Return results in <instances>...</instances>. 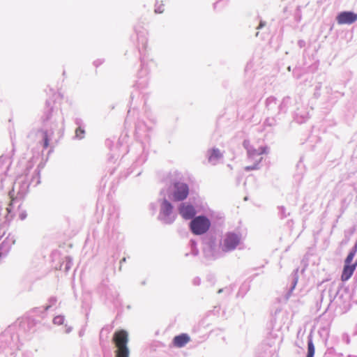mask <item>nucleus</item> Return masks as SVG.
I'll list each match as a JSON object with an SVG mask.
<instances>
[{
	"label": "nucleus",
	"mask_w": 357,
	"mask_h": 357,
	"mask_svg": "<svg viewBox=\"0 0 357 357\" xmlns=\"http://www.w3.org/2000/svg\"><path fill=\"white\" fill-rule=\"evenodd\" d=\"M113 342L116 347V357H128L129 349L127 346L128 333L125 330L116 331L113 335Z\"/></svg>",
	"instance_id": "nucleus-1"
},
{
	"label": "nucleus",
	"mask_w": 357,
	"mask_h": 357,
	"mask_svg": "<svg viewBox=\"0 0 357 357\" xmlns=\"http://www.w3.org/2000/svg\"><path fill=\"white\" fill-rule=\"evenodd\" d=\"M356 250H353L349 252L344 262V267L341 275V280L343 282L347 281L352 276L357 266V260L354 262L353 259L356 255Z\"/></svg>",
	"instance_id": "nucleus-2"
},
{
	"label": "nucleus",
	"mask_w": 357,
	"mask_h": 357,
	"mask_svg": "<svg viewBox=\"0 0 357 357\" xmlns=\"http://www.w3.org/2000/svg\"><path fill=\"white\" fill-rule=\"evenodd\" d=\"M211 226L209 220L205 216H197L190 222L192 232L196 235L206 233Z\"/></svg>",
	"instance_id": "nucleus-3"
},
{
	"label": "nucleus",
	"mask_w": 357,
	"mask_h": 357,
	"mask_svg": "<svg viewBox=\"0 0 357 357\" xmlns=\"http://www.w3.org/2000/svg\"><path fill=\"white\" fill-rule=\"evenodd\" d=\"M188 194L189 188L187 184L180 182L174 183V190L172 193V199L174 202H180L185 199Z\"/></svg>",
	"instance_id": "nucleus-4"
},
{
	"label": "nucleus",
	"mask_w": 357,
	"mask_h": 357,
	"mask_svg": "<svg viewBox=\"0 0 357 357\" xmlns=\"http://www.w3.org/2000/svg\"><path fill=\"white\" fill-rule=\"evenodd\" d=\"M240 243L239 236L233 233H229L224 239V251H229L234 250Z\"/></svg>",
	"instance_id": "nucleus-5"
},
{
	"label": "nucleus",
	"mask_w": 357,
	"mask_h": 357,
	"mask_svg": "<svg viewBox=\"0 0 357 357\" xmlns=\"http://www.w3.org/2000/svg\"><path fill=\"white\" fill-rule=\"evenodd\" d=\"M336 19L339 24H351L357 20V14L352 12L344 11L340 13L337 16Z\"/></svg>",
	"instance_id": "nucleus-6"
},
{
	"label": "nucleus",
	"mask_w": 357,
	"mask_h": 357,
	"mask_svg": "<svg viewBox=\"0 0 357 357\" xmlns=\"http://www.w3.org/2000/svg\"><path fill=\"white\" fill-rule=\"evenodd\" d=\"M178 211L181 215L185 220L192 218L196 213L195 208L192 205L187 204H181Z\"/></svg>",
	"instance_id": "nucleus-7"
},
{
	"label": "nucleus",
	"mask_w": 357,
	"mask_h": 357,
	"mask_svg": "<svg viewBox=\"0 0 357 357\" xmlns=\"http://www.w3.org/2000/svg\"><path fill=\"white\" fill-rule=\"evenodd\" d=\"M190 337L187 333H181L175 336L172 342L173 347L176 348H181L185 347L190 341Z\"/></svg>",
	"instance_id": "nucleus-8"
},
{
	"label": "nucleus",
	"mask_w": 357,
	"mask_h": 357,
	"mask_svg": "<svg viewBox=\"0 0 357 357\" xmlns=\"http://www.w3.org/2000/svg\"><path fill=\"white\" fill-rule=\"evenodd\" d=\"M243 145L248 149V153L250 156L255 155H260L264 153V149L263 148H260L258 150L252 149L251 147H250L249 142L248 141H245Z\"/></svg>",
	"instance_id": "nucleus-9"
},
{
	"label": "nucleus",
	"mask_w": 357,
	"mask_h": 357,
	"mask_svg": "<svg viewBox=\"0 0 357 357\" xmlns=\"http://www.w3.org/2000/svg\"><path fill=\"white\" fill-rule=\"evenodd\" d=\"M222 157V153L218 149H213L211 150V155L208 158L210 161L220 159Z\"/></svg>",
	"instance_id": "nucleus-10"
},
{
	"label": "nucleus",
	"mask_w": 357,
	"mask_h": 357,
	"mask_svg": "<svg viewBox=\"0 0 357 357\" xmlns=\"http://www.w3.org/2000/svg\"><path fill=\"white\" fill-rule=\"evenodd\" d=\"M162 206H163L165 213L167 215H169L172 212L173 207H172V205L171 204V203L169 202L168 201L164 200V202H162Z\"/></svg>",
	"instance_id": "nucleus-11"
},
{
	"label": "nucleus",
	"mask_w": 357,
	"mask_h": 357,
	"mask_svg": "<svg viewBox=\"0 0 357 357\" xmlns=\"http://www.w3.org/2000/svg\"><path fill=\"white\" fill-rule=\"evenodd\" d=\"M314 354V347L312 342V340H310L308 342L307 344V354L306 357H313Z\"/></svg>",
	"instance_id": "nucleus-12"
},
{
	"label": "nucleus",
	"mask_w": 357,
	"mask_h": 357,
	"mask_svg": "<svg viewBox=\"0 0 357 357\" xmlns=\"http://www.w3.org/2000/svg\"><path fill=\"white\" fill-rule=\"evenodd\" d=\"M43 135V141H44L43 148L44 149H47L49 146L48 135H47V132L46 131H44Z\"/></svg>",
	"instance_id": "nucleus-13"
},
{
	"label": "nucleus",
	"mask_w": 357,
	"mask_h": 357,
	"mask_svg": "<svg viewBox=\"0 0 357 357\" xmlns=\"http://www.w3.org/2000/svg\"><path fill=\"white\" fill-rule=\"evenodd\" d=\"M64 318L62 316H56L54 318V323L56 324H62Z\"/></svg>",
	"instance_id": "nucleus-14"
},
{
	"label": "nucleus",
	"mask_w": 357,
	"mask_h": 357,
	"mask_svg": "<svg viewBox=\"0 0 357 357\" xmlns=\"http://www.w3.org/2000/svg\"><path fill=\"white\" fill-rule=\"evenodd\" d=\"M76 136L79 138H82L84 137V130L82 129L81 128H77L75 131Z\"/></svg>",
	"instance_id": "nucleus-15"
},
{
	"label": "nucleus",
	"mask_w": 357,
	"mask_h": 357,
	"mask_svg": "<svg viewBox=\"0 0 357 357\" xmlns=\"http://www.w3.org/2000/svg\"><path fill=\"white\" fill-rule=\"evenodd\" d=\"M257 166H258V163H255V164H254L253 165H251V166H246L245 167V171L255 170V169H257V167H258Z\"/></svg>",
	"instance_id": "nucleus-16"
}]
</instances>
